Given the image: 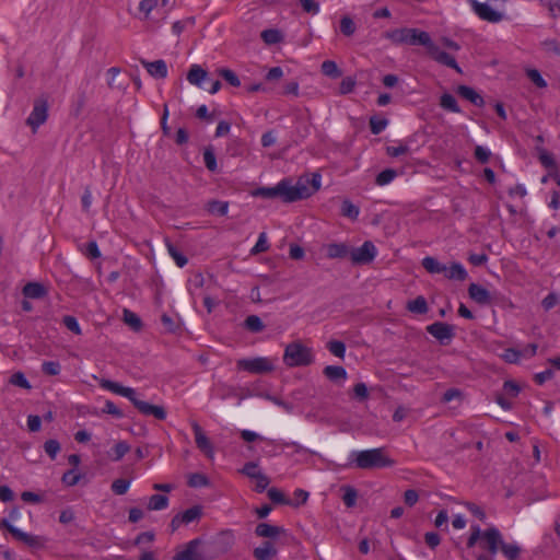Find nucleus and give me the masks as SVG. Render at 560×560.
I'll return each instance as SVG.
<instances>
[{
	"instance_id": "1a4fd4ad",
	"label": "nucleus",
	"mask_w": 560,
	"mask_h": 560,
	"mask_svg": "<svg viewBox=\"0 0 560 560\" xmlns=\"http://www.w3.org/2000/svg\"><path fill=\"white\" fill-rule=\"evenodd\" d=\"M376 256V248L374 244L366 241L361 247L350 248V259L354 265H366L374 260Z\"/></svg>"
},
{
	"instance_id": "ea45409f",
	"label": "nucleus",
	"mask_w": 560,
	"mask_h": 560,
	"mask_svg": "<svg viewBox=\"0 0 560 560\" xmlns=\"http://www.w3.org/2000/svg\"><path fill=\"white\" fill-rule=\"evenodd\" d=\"M343 490V495H342V501L343 503L348 506V508H352L355 505V502H357V498H358V492L354 488L350 487V486H346L342 488Z\"/></svg>"
},
{
	"instance_id": "5701e85b",
	"label": "nucleus",
	"mask_w": 560,
	"mask_h": 560,
	"mask_svg": "<svg viewBox=\"0 0 560 560\" xmlns=\"http://www.w3.org/2000/svg\"><path fill=\"white\" fill-rule=\"evenodd\" d=\"M280 198L284 202H294L298 201L299 198H295L296 195L294 190V185L291 184V182L283 179L280 182Z\"/></svg>"
},
{
	"instance_id": "bf43d9fd",
	"label": "nucleus",
	"mask_w": 560,
	"mask_h": 560,
	"mask_svg": "<svg viewBox=\"0 0 560 560\" xmlns=\"http://www.w3.org/2000/svg\"><path fill=\"white\" fill-rule=\"evenodd\" d=\"M268 248H269V246H268V243H267V236H266V233L262 232V233L259 234L258 241L255 244V246L252 248L250 253L253 255H256V254H259V253L267 252Z\"/></svg>"
},
{
	"instance_id": "3c124183",
	"label": "nucleus",
	"mask_w": 560,
	"mask_h": 560,
	"mask_svg": "<svg viewBox=\"0 0 560 560\" xmlns=\"http://www.w3.org/2000/svg\"><path fill=\"white\" fill-rule=\"evenodd\" d=\"M268 497L273 503L278 504H290L291 502L287 500L285 495L277 488L268 489Z\"/></svg>"
},
{
	"instance_id": "72a5a7b5",
	"label": "nucleus",
	"mask_w": 560,
	"mask_h": 560,
	"mask_svg": "<svg viewBox=\"0 0 560 560\" xmlns=\"http://www.w3.org/2000/svg\"><path fill=\"white\" fill-rule=\"evenodd\" d=\"M167 504L168 499L166 495L153 494L149 500L148 509L152 511H159L165 509Z\"/></svg>"
},
{
	"instance_id": "f3484780",
	"label": "nucleus",
	"mask_w": 560,
	"mask_h": 560,
	"mask_svg": "<svg viewBox=\"0 0 560 560\" xmlns=\"http://www.w3.org/2000/svg\"><path fill=\"white\" fill-rule=\"evenodd\" d=\"M141 63L147 69L150 75L156 79H164L167 77V66L164 60H155V61H145L142 60Z\"/></svg>"
},
{
	"instance_id": "20e7f679",
	"label": "nucleus",
	"mask_w": 560,
	"mask_h": 560,
	"mask_svg": "<svg viewBox=\"0 0 560 560\" xmlns=\"http://www.w3.org/2000/svg\"><path fill=\"white\" fill-rule=\"evenodd\" d=\"M480 540V547L495 555L502 542V535L495 527L481 530L479 526H471V534L467 540V547L472 548Z\"/></svg>"
},
{
	"instance_id": "9d476101",
	"label": "nucleus",
	"mask_w": 560,
	"mask_h": 560,
	"mask_svg": "<svg viewBox=\"0 0 560 560\" xmlns=\"http://www.w3.org/2000/svg\"><path fill=\"white\" fill-rule=\"evenodd\" d=\"M48 117V104L44 98H37L34 102V107L28 118L26 119V124L33 128L35 131L40 125H43Z\"/></svg>"
},
{
	"instance_id": "a19ab883",
	"label": "nucleus",
	"mask_w": 560,
	"mask_h": 560,
	"mask_svg": "<svg viewBox=\"0 0 560 560\" xmlns=\"http://www.w3.org/2000/svg\"><path fill=\"white\" fill-rule=\"evenodd\" d=\"M359 208L354 206L351 201L345 200L341 206V214L343 217L355 220L359 215Z\"/></svg>"
},
{
	"instance_id": "0e129e2a",
	"label": "nucleus",
	"mask_w": 560,
	"mask_h": 560,
	"mask_svg": "<svg viewBox=\"0 0 560 560\" xmlns=\"http://www.w3.org/2000/svg\"><path fill=\"white\" fill-rule=\"evenodd\" d=\"M490 155H491V153L487 148H485L482 145H477L475 148V158L478 162H480L482 164L487 163L490 159Z\"/></svg>"
},
{
	"instance_id": "473e14b6",
	"label": "nucleus",
	"mask_w": 560,
	"mask_h": 560,
	"mask_svg": "<svg viewBox=\"0 0 560 560\" xmlns=\"http://www.w3.org/2000/svg\"><path fill=\"white\" fill-rule=\"evenodd\" d=\"M202 514V509L199 505H195L183 513H180V521H184V524H189L194 521H197L200 518Z\"/></svg>"
},
{
	"instance_id": "4468645a",
	"label": "nucleus",
	"mask_w": 560,
	"mask_h": 560,
	"mask_svg": "<svg viewBox=\"0 0 560 560\" xmlns=\"http://www.w3.org/2000/svg\"><path fill=\"white\" fill-rule=\"evenodd\" d=\"M191 428L195 433V442L197 447L205 453L208 457L213 456V446L210 442V440L203 433L201 427L196 422H191Z\"/></svg>"
},
{
	"instance_id": "7c9ffc66",
	"label": "nucleus",
	"mask_w": 560,
	"mask_h": 560,
	"mask_svg": "<svg viewBox=\"0 0 560 560\" xmlns=\"http://www.w3.org/2000/svg\"><path fill=\"white\" fill-rule=\"evenodd\" d=\"M244 326L246 329H248L252 332H260L265 328L262 320L257 315L247 316L244 322Z\"/></svg>"
},
{
	"instance_id": "69168bd1",
	"label": "nucleus",
	"mask_w": 560,
	"mask_h": 560,
	"mask_svg": "<svg viewBox=\"0 0 560 560\" xmlns=\"http://www.w3.org/2000/svg\"><path fill=\"white\" fill-rule=\"evenodd\" d=\"M80 478L81 476L79 474H77L73 469H70L63 474L62 481L67 486L72 487L79 482Z\"/></svg>"
},
{
	"instance_id": "f8f14e48",
	"label": "nucleus",
	"mask_w": 560,
	"mask_h": 560,
	"mask_svg": "<svg viewBox=\"0 0 560 560\" xmlns=\"http://www.w3.org/2000/svg\"><path fill=\"white\" fill-rule=\"evenodd\" d=\"M428 54L430 57L435 60L436 62L444 65L446 67H450L454 70H456L458 73H462V69L457 65L455 58L451 56L450 54L441 50L431 39V45H428L427 47Z\"/></svg>"
},
{
	"instance_id": "c03bdc74",
	"label": "nucleus",
	"mask_w": 560,
	"mask_h": 560,
	"mask_svg": "<svg viewBox=\"0 0 560 560\" xmlns=\"http://www.w3.org/2000/svg\"><path fill=\"white\" fill-rule=\"evenodd\" d=\"M396 175H397L396 171H394L392 168H387V170L382 171L376 176L375 182L377 185L384 186V185L389 184L396 177Z\"/></svg>"
},
{
	"instance_id": "8fccbe9b",
	"label": "nucleus",
	"mask_w": 560,
	"mask_h": 560,
	"mask_svg": "<svg viewBox=\"0 0 560 560\" xmlns=\"http://www.w3.org/2000/svg\"><path fill=\"white\" fill-rule=\"evenodd\" d=\"M280 182L275 187H264L259 188L256 191L257 196H261L264 198H275L280 197Z\"/></svg>"
},
{
	"instance_id": "c85d7f7f",
	"label": "nucleus",
	"mask_w": 560,
	"mask_h": 560,
	"mask_svg": "<svg viewBox=\"0 0 560 560\" xmlns=\"http://www.w3.org/2000/svg\"><path fill=\"white\" fill-rule=\"evenodd\" d=\"M407 310L415 314H425L428 312V303L423 296H418L407 303Z\"/></svg>"
},
{
	"instance_id": "a211bd4d",
	"label": "nucleus",
	"mask_w": 560,
	"mask_h": 560,
	"mask_svg": "<svg viewBox=\"0 0 560 560\" xmlns=\"http://www.w3.org/2000/svg\"><path fill=\"white\" fill-rule=\"evenodd\" d=\"M284 533L285 529L283 527L270 525L268 523H259L255 528V534L262 538H276Z\"/></svg>"
},
{
	"instance_id": "412c9836",
	"label": "nucleus",
	"mask_w": 560,
	"mask_h": 560,
	"mask_svg": "<svg viewBox=\"0 0 560 560\" xmlns=\"http://www.w3.org/2000/svg\"><path fill=\"white\" fill-rule=\"evenodd\" d=\"M208 77V72L199 65H192L187 73V80L190 84L200 86Z\"/></svg>"
},
{
	"instance_id": "a878e982",
	"label": "nucleus",
	"mask_w": 560,
	"mask_h": 560,
	"mask_svg": "<svg viewBox=\"0 0 560 560\" xmlns=\"http://www.w3.org/2000/svg\"><path fill=\"white\" fill-rule=\"evenodd\" d=\"M444 275L451 280L464 281L467 278V271L458 262H453L452 266L447 268V271L444 272Z\"/></svg>"
},
{
	"instance_id": "79ce46f5",
	"label": "nucleus",
	"mask_w": 560,
	"mask_h": 560,
	"mask_svg": "<svg viewBox=\"0 0 560 560\" xmlns=\"http://www.w3.org/2000/svg\"><path fill=\"white\" fill-rule=\"evenodd\" d=\"M327 349L337 358L342 359L346 353V346L342 341L330 340L327 343Z\"/></svg>"
},
{
	"instance_id": "2eb2a0df",
	"label": "nucleus",
	"mask_w": 560,
	"mask_h": 560,
	"mask_svg": "<svg viewBox=\"0 0 560 560\" xmlns=\"http://www.w3.org/2000/svg\"><path fill=\"white\" fill-rule=\"evenodd\" d=\"M468 294L469 298L478 304L486 305L491 303L490 292L479 284H469Z\"/></svg>"
},
{
	"instance_id": "49530a36",
	"label": "nucleus",
	"mask_w": 560,
	"mask_h": 560,
	"mask_svg": "<svg viewBox=\"0 0 560 560\" xmlns=\"http://www.w3.org/2000/svg\"><path fill=\"white\" fill-rule=\"evenodd\" d=\"M129 486H130L129 480L119 478V479H116L113 481L112 490L115 494L122 495L128 491Z\"/></svg>"
},
{
	"instance_id": "5fc2aeb1",
	"label": "nucleus",
	"mask_w": 560,
	"mask_h": 560,
	"mask_svg": "<svg viewBox=\"0 0 560 560\" xmlns=\"http://www.w3.org/2000/svg\"><path fill=\"white\" fill-rule=\"evenodd\" d=\"M60 369L61 368H60L59 362H56V361H45L42 364L43 372L50 376L58 375L60 373Z\"/></svg>"
},
{
	"instance_id": "603ef678",
	"label": "nucleus",
	"mask_w": 560,
	"mask_h": 560,
	"mask_svg": "<svg viewBox=\"0 0 560 560\" xmlns=\"http://www.w3.org/2000/svg\"><path fill=\"white\" fill-rule=\"evenodd\" d=\"M410 148L407 144L399 143L398 145H390L386 148V153L389 156L397 158L409 153Z\"/></svg>"
},
{
	"instance_id": "ddd939ff",
	"label": "nucleus",
	"mask_w": 560,
	"mask_h": 560,
	"mask_svg": "<svg viewBox=\"0 0 560 560\" xmlns=\"http://www.w3.org/2000/svg\"><path fill=\"white\" fill-rule=\"evenodd\" d=\"M427 330L440 342L444 343L453 339L455 332L454 327L450 324L436 322L427 327Z\"/></svg>"
},
{
	"instance_id": "b1692460",
	"label": "nucleus",
	"mask_w": 560,
	"mask_h": 560,
	"mask_svg": "<svg viewBox=\"0 0 560 560\" xmlns=\"http://www.w3.org/2000/svg\"><path fill=\"white\" fill-rule=\"evenodd\" d=\"M422 266L430 273H444L447 271V267L445 265L430 256L422 259Z\"/></svg>"
},
{
	"instance_id": "09e8293b",
	"label": "nucleus",
	"mask_w": 560,
	"mask_h": 560,
	"mask_svg": "<svg viewBox=\"0 0 560 560\" xmlns=\"http://www.w3.org/2000/svg\"><path fill=\"white\" fill-rule=\"evenodd\" d=\"M357 85V81L352 77H347L342 79L339 85V94L346 95L349 93H352L354 91V88Z\"/></svg>"
},
{
	"instance_id": "c756f323",
	"label": "nucleus",
	"mask_w": 560,
	"mask_h": 560,
	"mask_svg": "<svg viewBox=\"0 0 560 560\" xmlns=\"http://www.w3.org/2000/svg\"><path fill=\"white\" fill-rule=\"evenodd\" d=\"M294 190L296 192V195L294 197L299 198V200L308 198L312 195V190L310 187V180L303 179V178L299 179L294 184Z\"/></svg>"
},
{
	"instance_id": "e2e57ef3",
	"label": "nucleus",
	"mask_w": 560,
	"mask_h": 560,
	"mask_svg": "<svg viewBox=\"0 0 560 560\" xmlns=\"http://www.w3.org/2000/svg\"><path fill=\"white\" fill-rule=\"evenodd\" d=\"M65 326L75 335H81V328L75 317L67 315L62 319Z\"/></svg>"
},
{
	"instance_id": "4d7b16f0",
	"label": "nucleus",
	"mask_w": 560,
	"mask_h": 560,
	"mask_svg": "<svg viewBox=\"0 0 560 560\" xmlns=\"http://www.w3.org/2000/svg\"><path fill=\"white\" fill-rule=\"evenodd\" d=\"M527 77L529 80L538 88L544 89L547 86V82L541 77L538 70L536 69H529L527 70Z\"/></svg>"
},
{
	"instance_id": "f03ea898",
	"label": "nucleus",
	"mask_w": 560,
	"mask_h": 560,
	"mask_svg": "<svg viewBox=\"0 0 560 560\" xmlns=\"http://www.w3.org/2000/svg\"><path fill=\"white\" fill-rule=\"evenodd\" d=\"M384 36L385 38L389 39L393 44L396 45H420L424 46L425 48L428 47V45H431V37L429 33L420 31L418 28H395L386 32Z\"/></svg>"
},
{
	"instance_id": "6e6d98bb",
	"label": "nucleus",
	"mask_w": 560,
	"mask_h": 560,
	"mask_svg": "<svg viewBox=\"0 0 560 560\" xmlns=\"http://www.w3.org/2000/svg\"><path fill=\"white\" fill-rule=\"evenodd\" d=\"M10 383L12 385H15V386H19V387H22L25 389L31 388L30 382L25 378V376L22 372H16V373L12 374V376L10 377Z\"/></svg>"
},
{
	"instance_id": "393cba45",
	"label": "nucleus",
	"mask_w": 560,
	"mask_h": 560,
	"mask_svg": "<svg viewBox=\"0 0 560 560\" xmlns=\"http://www.w3.org/2000/svg\"><path fill=\"white\" fill-rule=\"evenodd\" d=\"M45 288L37 282H30L24 285L23 294L25 298L39 299L45 295Z\"/></svg>"
},
{
	"instance_id": "9b49d317",
	"label": "nucleus",
	"mask_w": 560,
	"mask_h": 560,
	"mask_svg": "<svg viewBox=\"0 0 560 560\" xmlns=\"http://www.w3.org/2000/svg\"><path fill=\"white\" fill-rule=\"evenodd\" d=\"M474 12L481 19L491 23L500 22L503 19L502 13L494 10L489 3H482L478 0H469Z\"/></svg>"
},
{
	"instance_id": "0eeeda50",
	"label": "nucleus",
	"mask_w": 560,
	"mask_h": 560,
	"mask_svg": "<svg viewBox=\"0 0 560 560\" xmlns=\"http://www.w3.org/2000/svg\"><path fill=\"white\" fill-rule=\"evenodd\" d=\"M0 526L5 528L15 539L22 541L31 548L40 549L46 545L47 540L45 537L24 533L21 529L14 527L7 520H2Z\"/></svg>"
},
{
	"instance_id": "680f3d73",
	"label": "nucleus",
	"mask_w": 560,
	"mask_h": 560,
	"mask_svg": "<svg viewBox=\"0 0 560 560\" xmlns=\"http://www.w3.org/2000/svg\"><path fill=\"white\" fill-rule=\"evenodd\" d=\"M44 450L54 459L60 451V444L56 440H48L44 444Z\"/></svg>"
},
{
	"instance_id": "13d9d810",
	"label": "nucleus",
	"mask_w": 560,
	"mask_h": 560,
	"mask_svg": "<svg viewBox=\"0 0 560 560\" xmlns=\"http://www.w3.org/2000/svg\"><path fill=\"white\" fill-rule=\"evenodd\" d=\"M203 161H205L206 167L209 171L214 172L217 170V160H215V155L211 148H208L205 150Z\"/></svg>"
},
{
	"instance_id": "338daca9",
	"label": "nucleus",
	"mask_w": 560,
	"mask_h": 560,
	"mask_svg": "<svg viewBox=\"0 0 560 560\" xmlns=\"http://www.w3.org/2000/svg\"><path fill=\"white\" fill-rule=\"evenodd\" d=\"M242 472L247 477L254 479L261 471L258 469V465L256 463L249 462L245 464V466L242 469Z\"/></svg>"
},
{
	"instance_id": "052dcab7",
	"label": "nucleus",
	"mask_w": 560,
	"mask_h": 560,
	"mask_svg": "<svg viewBox=\"0 0 560 560\" xmlns=\"http://www.w3.org/2000/svg\"><path fill=\"white\" fill-rule=\"evenodd\" d=\"M188 485L190 487L197 488V487H205L208 485V479L205 475L196 472L191 474L188 479Z\"/></svg>"
},
{
	"instance_id": "2f4dec72",
	"label": "nucleus",
	"mask_w": 560,
	"mask_h": 560,
	"mask_svg": "<svg viewBox=\"0 0 560 560\" xmlns=\"http://www.w3.org/2000/svg\"><path fill=\"white\" fill-rule=\"evenodd\" d=\"M320 70L323 74L329 78L336 79L341 75L340 69L338 68L337 63L332 60H325L320 66Z\"/></svg>"
},
{
	"instance_id": "423d86ee",
	"label": "nucleus",
	"mask_w": 560,
	"mask_h": 560,
	"mask_svg": "<svg viewBox=\"0 0 560 560\" xmlns=\"http://www.w3.org/2000/svg\"><path fill=\"white\" fill-rule=\"evenodd\" d=\"M273 359L257 357L252 359H241L237 361V369L252 374H265L275 370Z\"/></svg>"
},
{
	"instance_id": "58836bf2",
	"label": "nucleus",
	"mask_w": 560,
	"mask_h": 560,
	"mask_svg": "<svg viewBox=\"0 0 560 560\" xmlns=\"http://www.w3.org/2000/svg\"><path fill=\"white\" fill-rule=\"evenodd\" d=\"M167 252L175 260L176 265L183 268L187 264V258L170 242L166 243Z\"/></svg>"
},
{
	"instance_id": "37998d69",
	"label": "nucleus",
	"mask_w": 560,
	"mask_h": 560,
	"mask_svg": "<svg viewBox=\"0 0 560 560\" xmlns=\"http://www.w3.org/2000/svg\"><path fill=\"white\" fill-rule=\"evenodd\" d=\"M261 38L266 44L272 45L281 42V33L277 30H265L261 32Z\"/></svg>"
},
{
	"instance_id": "cd10ccee",
	"label": "nucleus",
	"mask_w": 560,
	"mask_h": 560,
	"mask_svg": "<svg viewBox=\"0 0 560 560\" xmlns=\"http://www.w3.org/2000/svg\"><path fill=\"white\" fill-rule=\"evenodd\" d=\"M217 544L219 545L221 552L229 551L234 544L233 533L231 530L220 533L217 538Z\"/></svg>"
},
{
	"instance_id": "c9c22d12",
	"label": "nucleus",
	"mask_w": 560,
	"mask_h": 560,
	"mask_svg": "<svg viewBox=\"0 0 560 560\" xmlns=\"http://www.w3.org/2000/svg\"><path fill=\"white\" fill-rule=\"evenodd\" d=\"M440 105L444 109L453 112V113L460 112V109L457 105L456 98L452 94H448V93H445L441 96Z\"/></svg>"
},
{
	"instance_id": "6e6552de",
	"label": "nucleus",
	"mask_w": 560,
	"mask_h": 560,
	"mask_svg": "<svg viewBox=\"0 0 560 560\" xmlns=\"http://www.w3.org/2000/svg\"><path fill=\"white\" fill-rule=\"evenodd\" d=\"M203 540L196 538L184 546V549L177 552L182 560H210L213 557L208 556L203 548Z\"/></svg>"
},
{
	"instance_id": "de8ad7c7",
	"label": "nucleus",
	"mask_w": 560,
	"mask_h": 560,
	"mask_svg": "<svg viewBox=\"0 0 560 560\" xmlns=\"http://www.w3.org/2000/svg\"><path fill=\"white\" fill-rule=\"evenodd\" d=\"M130 451V446L127 442L120 441L116 443V445L113 448L114 456L112 457L113 460H120L128 452Z\"/></svg>"
},
{
	"instance_id": "4be33fe9",
	"label": "nucleus",
	"mask_w": 560,
	"mask_h": 560,
	"mask_svg": "<svg viewBox=\"0 0 560 560\" xmlns=\"http://www.w3.org/2000/svg\"><path fill=\"white\" fill-rule=\"evenodd\" d=\"M323 374L331 382L345 381L347 378V371L339 365H327L323 370Z\"/></svg>"
},
{
	"instance_id": "dca6fc26",
	"label": "nucleus",
	"mask_w": 560,
	"mask_h": 560,
	"mask_svg": "<svg viewBox=\"0 0 560 560\" xmlns=\"http://www.w3.org/2000/svg\"><path fill=\"white\" fill-rule=\"evenodd\" d=\"M350 246L346 243H331L325 246L326 256L329 259H343L350 257Z\"/></svg>"
},
{
	"instance_id": "f704fd0d",
	"label": "nucleus",
	"mask_w": 560,
	"mask_h": 560,
	"mask_svg": "<svg viewBox=\"0 0 560 560\" xmlns=\"http://www.w3.org/2000/svg\"><path fill=\"white\" fill-rule=\"evenodd\" d=\"M122 314L124 322L133 330H139L142 327V322L136 313L125 308Z\"/></svg>"
},
{
	"instance_id": "7ed1b4c3",
	"label": "nucleus",
	"mask_w": 560,
	"mask_h": 560,
	"mask_svg": "<svg viewBox=\"0 0 560 560\" xmlns=\"http://www.w3.org/2000/svg\"><path fill=\"white\" fill-rule=\"evenodd\" d=\"M353 455L355 456L354 465L360 469L392 467L395 464V462L385 454L384 448L360 451Z\"/></svg>"
},
{
	"instance_id": "4c0bfd02",
	"label": "nucleus",
	"mask_w": 560,
	"mask_h": 560,
	"mask_svg": "<svg viewBox=\"0 0 560 560\" xmlns=\"http://www.w3.org/2000/svg\"><path fill=\"white\" fill-rule=\"evenodd\" d=\"M355 30H357L355 23L353 22V20L350 16L345 15L341 18L340 32L345 36H348V37L352 36L355 33Z\"/></svg>"
},
{
	"instance_id": "aec40b11",
	"label": "nucleus",
	"mask_w": 560,
	"mask_h": 560,
	"mask_svg": "<svg viewBox=\"0 0 560 560\" xmlns=\"http://www.w3.org/2000/svg\"><path fill=\"white\" fill-rule=\"evenodd\" d=\"M457 93L475 106L482 107L485 105L482 96L470 86L459 85L457 88Z\"/></svg>"
},
{
	"instance_id": "39448f33",
	"label": "nucleus",
	"mask_w": 560,
	"mask_h": 560,
	"mask_svg": "<svg viewBox=\"0 0 560 560\" xmlns=\"http://www.w3.org/2000/svg\"><path fill=\"white\" fill-rule=\"evenodd\" d=\"M313 359L312 350L300 341L290 342L284 349L283 362L290 368L310 365Z\"/></svg>"
},
{
	"instance_id": "864d4df0",
	"label": "nucleus",
	"mask_w": 560,
	"mask_h": 560,
	"mask_svg": "<svg viewBox=\"0 0 560 560\" xmlns=\"http://www.w3.org/2000/svg\"><path fill=\"white\" fill-rule=\"evenodd\" d=\"M387 119H380L376 117H372L370 119V129L373 135L381 133L387 126Z\"/></svg>"
},
{
	"instance_id": "e433bc0d",
	"label": "nucleus",
	"mask_w": 560,
	"mask_h": 560,
	"mask_svg": "<svg viewBox=\"0 0 560 560\" xmlns=\"http://www.w3.org/2000/svg\"><path fill=\"white\" fill-rule=\"evenodd\" d=\"M229 203L226 201L211 200L207 205V210L212 214L224 215L228 212Z\"/></svg>"
},
{
	"instance_id": "f257e3e1",
	"label": "nucleus",
	"mask_w": 560,
	"mask_h": 560,
	"mask_svg": "<svg viewBox=\"0 0 560 560\" xmlns=\"http://www.w3.org/2000/svg\"><path fill=\"white\" fill-rule=\"evenodd\" d=\"M98 384L104 389L128 398L142 415L153 416L159 420H164L166 418V411L162 406L151 405L144 400L138 399L133 388L125 387L116 382L105 378H100Z\"/></svg>"
},
{
	"instance_id": "774afa93",
	"label": "nucleus",
	"mask_w": 560,
	"mask_h": 560,
	"mask_svg": "<svg viewBox=\"0 0 560 560\" xmlns=\"http://www.w3.org/2000/svg\"><path fill=\"white\" fill-rule=\"evenodd\" d=\"M302 9L312 14H316L319 11V4L314 0H300Z\"/></svg>"
},
{
	"instance_id": "a18cd8bd",
	"label": "nucleus",
	"mask_w": 560,
	"mask_h": 560,
	"mask_svg": "<svg viewBox=\"0 0 560 560\" xmlns=\"http://www.w3.org/2000/svg\"><path fill=\"white\" fill-rule=\"evenodd\" d=\"M219 75L222 77L229 84H231L232 86H240L241 85V81L238 79V77L235 74L234 71L230 70V69H220L218 71Z\"/></svg>"
},
{
	"instance_id": "6ab92c4d",
	"label": "nucleus",
	"mask_w": 560,
	"mask_h": 560,
	"mask_svg": "<svg viewBox=\"0 0 560 560\" xmlns=\"http://www.w3.org/2000/svg\"><path fill=\"white\" fill-rule=\"evenodd\" d=\"M254 557L257 560H270L277 555V549L270 540L264 541L259 547L254 549Z\"/></svg>"
},
{
	"instance_id": "bb28decb",
	"label": "nucleus",
	"mask_w": 560,
	"mask_h": 560,
	"mask_svg": "<svg viewBox=\"0 0 560 560\" xmlns=\"http://www.w3.org/2000/svg\"><path fill=\"white\" fill-rule=\"evenodd\" d=\"M499 549L508 560H517L521 555V548L516 544H506L502 540V542H500Z\"/></svg>"
}]
</instances>
